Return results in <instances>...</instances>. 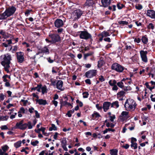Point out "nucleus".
<instances>
[{
	"mask_svg": "<svg viewBox=\"0 0 155 155\" xmlns=\"http://www.w3.org/2000/svg\"><path fill=\"white\" fill-rule=\"evenodd\" d=\"M1 65L4 67V70L7 73H9L10 71L9 68L10 67V64L11 63V61L12 60V57L9 53H7L1 56Z\"/></svg>",
	"mask_w": 155,
	"mask_h": 155,
	"instance_id": "f257e3e1",
	"label": "nucleus"
},
{
	"mask_svg": "<svg viewBox=\"0 0 155 155\" xmlns=\"http://www.w3.org/2000/svg\"><path fill=\"white\" fill-rule=\"evenodd\" d=\"M137 105L134 100L129 98L127 99L124 106L127 111H133L135 110Z\"/></svg>",
	"mask_w": 155,
	"mask_h": 155,
	"instance_id": "f03ea898",
	"label": "nucleus"
},
{
	"mask_svg": "<svg viewBox=\"0 0 155 155\" xmlns=\"http://www.w3.org/2000/svg\"><path fill=\"white\" fill-rule=\"evenodd\" d=\"M24 121L23 120H22L19 122H17L14 127V128L22 130H25L27 127L29 129H31L32 128V126L31 121H28L27 123H24Z\"/></svg>",
	"mask_w": 155,
	"mask_h": 155,
	"instance_id": "7ed1b4c3",
	"label": "nucleus"
},
{
	"mask_svg": "<svg viewBox=\"0 0 155 155\" xmlns=\"http://www.w3.org/2000/svg\"><path fill=\"white\" fill-rule=\"evenodd\" d=\"M48 37L51 39V44L55 45L57 43L60 42L61 38L60 36L56 33L50 32L48 34Z\"/></svg>",
	"mask_w": 155,
	"mask_h": 155,
	"instance_id": "20e7f679",
	"label": "nucleus"
},
{
	"mask_svg": "<svg viewBox=\"0 0 155 155\" xmlns=\"http://www.w3.org/2000/svg\"><path fill=\"white\" fill-rule=\"evenodd\" d=\"M111 69L119 73L122 72L124 69L127 70V68L117 63H114L112 65Z\"/></svg>",
	"mask_w": 155,
	"mask_h": 155,
	"instance_id": "39448f33",
	"label": "nucleus"
},
{
	"mask_svg": "<svg viewBox=\"0 0 155 155\" xmlns=\"http://www.w3.org/2000/svg\"><path fill=\"white\" fill-rule=\"evenodd\" d=\"M84 31H80L78 32V33L79 34L80 38L81 39L85 40H88L91 34L86 30L84 29Z\"/></svg>",
	"mask_w": 155,
	"mask_h": 155,
	"instance_id": "423d86ee",
	"label": "nucleus"
},
{
	"mask_svg": "<svg viewBox=\"0 0 155 155\" xmlns=\"http://www.w3.org/2000/svg\"><path fill=\"white\" fill-rule=\"evenodd\" d=\"M84 12V11L80 9H77L74 11L73 12V14L74 17V20H77L79 19L82 15Z\"/></svg>",
	"mask_w": 155,
	"mask_h": 155,
	"instance_id": "0eeeda50",
	"label": "nucleus"
},
{
	"mask_svg": "<svg viewBox=\"0 0 155 155\" xmlns=\"http://www.w3.org/2000/svg\"><path fill=\"white\" fill-rule=\"evenodd\" d=\"M97 71L96 70L91 69L87 71L85 74V76L87 78H92L96 76Z\"/></svg>",
	"mask_w": 155,
	"mask_h": 155,
	"instance_id": "6e6552de",
	"label": "nucleus"
},
{
	"mask_svg": "<svg viewBox=\"0 0 155 155\" xmlns=\"http://www.w3.org/2000/svg\"><path fill=\"white\" fill-rule=\"evenodd\" d=\"M94 53L93 51H90L89 52L84 54V59L85 60H87V58L88 56H90V60L92 61H94L95 60V58L94 56Z\"/></svg>",
	"mask_w": 155,
	"mask_h": 155,
	"instance_id": "1a4fd4ad",
	"label": "nucleus"
},
{
	"mask_svg": "<svg viewBox=\"0 0 155 155\" xmlns=\"http://www.w3.org/2000/svg\"><path fill=\"white\" fill-rule=\"evenodd\" d=\"M16 54L17 59L18 62L20 63H22L24 61V53L23 52L20 51L17 52Z\"/></svg>",
	"mask_w": 155,
	"mask_h": 155,
	"instance_id": "9d476101",
	"label": "nucleus"
},
{
	"mask_svg": "<svg viewBox=\"0 0 155 155\" xmlns=\"http://www.w3.org/2000/svg\"><path fill=\"white\" fill-rule=\"evenodd\" d=\"M16 10V8L15 7L12 6L6 8L5 11L8 15V16H10L15 13Z\"/></svg>",
	"mask_w": 155,
	"mask_h": 155,
	"instance_id": "9b49d317",
	"label": "nucleus"
},
{
	"mask_svg": "<svg viewBox=\"0 0 155 155\" xmlns=\"http://www.w3.org/2000/svg\"><path fill=\"white\" fill-rule=\"evenodd\" d=\"M64 23L63 21L60 19H56L54 22L55 27L58 28L62 27Z\"/></svg>",
	"mask_w": 155,
	"mask_h": 155,
	"instance_id": "f8f14e48",
	"label": "nucleus"
},
{
	"mask_svg": "<svg viewBox=\"0 0 155 155\" xmlns=\"http://www.w3.org/2000/svg\"><path fill=\"white\" fill-rule=\"evenodd\" d=\"M147 51H141L140 52V56L142 61L145 62H147Z\"/></svg>",
	"mask_w": 155,
	"mask_h": 155,
	"instance_id": "ddd939ff",
	"label": "nucleus"
},
{
	"mask_svg": "<svg viewBox=\"0 0 155 155\" xmlns=\"http://www.w3.org/2000/svg\"><path fill=\"white\" fill-rule=\"evenodd\" d=\"M63 82L61 80H58L56 83V88L61 91H63L65 88L63 87Z\"/></svg>",
	"mask_w": 155,
	"mask_h": 155,
	"instance_id": "4468645a",
	"label": "nucleus"
},
{
	"mask_svg": "<svg viewBox=\"0 0 155 155\" xmlns=\"http://www.w3.org/2000/svg\"><path fill=\"white\" fill-rule=\"evenodd\" d=\"M129 112L123 111L122 112L121 115L122 116H120V119L123 121L127 120L129 117L128 116Z\"/></svg>",
	"mask_w": 155,
	"mask_h": 155,
	"instance_id": "2eb2a0df",
	"label": "nucleus"
},
{
	"mask_svg": "<svg viewBox=\"0 0 155 155\" xmlns=\"http://www.w3.org/2000/svg\"><path fill=\"white\" fill-rule=\"evenodd\" d=\"M111 0H101L102 5L101 6L104 8L107 7L111 3Z\"/></svg>",
	"mask_w": 155,
	"mask_h": 155,
	"instance_id": "dca6fc26",
	"label": "nucleus"
},
{
	"mask_svg": "<svg viewBox=\"0 0 155 155\" xmlns=\"http://www.w3.org/2000/svg\"><path fill=\"white\" fill-rule=\"evenodd\" d=\"M146 15L151 18L155 19V11L154 10L151 9L147 10Z\"/></svg>",
	"mask_w": 155,
	"mask_h": 155,
	"instance_id": "f3484780",
	"label": "nucleus"
},
{
	"mask_svg": "<svg viewBox=\"0 0 155 155\" xmlns=\"http://www.w3.org/2000/svg\"><path fill=\"white\" fill-rule=\"evenodd\" d=\"M111 103L109 102H104L103 104V108L104 112H106L109 108Z\"/></svg>",
	"mask_w": 155,
	"mask_h": 155,
	"instance_id": "a211bd4d",
	"label": "nucleus"
},
{
	"mask_svg": "<svg viewBox=\"0 0 155 155\" xmlns=\"http://www.w3.org/2000/svg\"><path fill=\"white\" fill-rule=\"evenodd\" d=\"M35 101L37 103L38 102L39 105H45L48 104L46 100L42 99H36Z\"/></svg>",
	"mask_w": 155,
	"mask_h": 155,
	"instance_id": "6ab92c4d",
	"label": "nucleus"
},
{
	"mask_svg": "<svg viewBox=\"0 0 155 155\" xmlns=\"http://www.w3.org/2000/svg\"><path fill=\"white\" fill-rule=\"evenodd\" d=\"M9 16L8 15L5 11L3 13L0 14V20L5 19Z\"/></svg>",
	"mask_w": 155,
	"mask_h": 155,
	"instance_id": "aec40b11",
	"label": "nucleus"
},
{
	"mask_svg": "<svg viewBox=\"0 0 155 155\" xmlns=\"http://www.w3.org/2000/svg\"><path fill=\"white\" fill-rule=\"evenodd\" d=\"M41 53H45L47 54H49V50L46 46H45L42 48L41 50Z\"/></svg>",
	"mask_w": 155,
	"mask_h": 155,
	"instance_id": "412c9836",
	"label": "nucleus"
},
{
	"mask_svg": "<svg viewBox=\"0 0 155 155\" xmlns=\"http://www.w3.org/2000/svg\"><path fill=\"white\" fill-rule=\"evenodd\" d=\"M110 151L111 155H118V150L116 149L110 150Z\"/></svg>",
	"mask_w": 155,
	"mask_h": 155,
	"instance_id": "4be33fe9",
	"label": "nucleus"
},
{
	"mask_svg": "<svg viewBox=\"0 0 155 155\" xmlns=\"http://www.w3.org/2000/svg\"><path fill=\"white\" fill-rule=\"evenodd\" d=\"M61 105L60 106V108L61 109L62 107L63 106H65L66 105H68V107L71 106V108H72L73 107V106L72 104H70L67 101H65L63 103V104H62L61 103Z\"/></svg>",
	"mask_w": 155,
	"mask_h": 155,
	"instance_id": "5701e85b",
	"label": "nucleus"
},
{
	"mask_svg": "<svg viewBox=\"0 0 155 155\" xmlns=\"http://www.w3.org/2000/svg\"><path fill=\"white\" fill-rule=\"evenodd\" d=\"M142 42L144 44H146L148 42V40L147 38L145 36H143L141 39Z\"/></svg>",
	"mask_w": 155,
	"mask_h": 155,
	"instance_id": "b1692460",
	"label": "nucleus"
},
{
	"mask_svg": "<svg viewBox=\"0 0 155 155\" xmlns=\"http://www.w3.org/2000/svg\"><path fill=\"white\" fill-rule=\"evenodd\" d=\"M108 9L112 12L115 11L116 10V5H112L111 6H108Z\"/></svg>",
	"mask_w": 155,
	"mask_h": 155,
	"instance_id": "393cba45",
	"label": "nucleus"
},
{
	"mask_svg": "<svg viewBox=\"0 0 155 155\" xmlns=\"http://www.w3.org/2000/svg\"><path fill=\"white\" fill-rule=\"evenodd\" d=\"M125 94V92L123 91H121L117 94V98L120 97Z\"/></svg>",
	"mask_w": 155,
	"mask_h": 155,
	"instance_id": "a878e982",
	"label": "nucleus"
},
{
	"mask_svg": "<svg viewBox=\"0 0 155 155\" xmlns=\"http://www.w3.org/2000/svg\"><path fill=\"white\" fill-rule=\"evenodd\" d=\"M101 36H103L104 37H107L110 36V34L108 32L104 31L101 33Z\"/></svg>",
	"mask_w": 155,
	"mask_h": 155,
	"instance_id": "bb28decb",
	"label": "nucleus"
},
{
	"mask_svg": "<svg viewBox=\"0 0 155 155\" xmlns=\"http://www.w3.org/2000/svg\"><path fill=\"white\" fill-rule=\"evenodd\" d=\"M109 84L111 86H113L114 85H116L117 84V82L115 80H114L113 81L112 80H110L109 81Z\"/></svg>",
	"mask_w": 155,
	"mask_h": 155,
	"instance_id": "cd10ccee",
	"label": "nucleus"
},
{
	"mask_svg": "<svg viewBox=\"0 0 155 155\" xmlns=\"http://www.w3.org/2000/svg\"><path fill=\"white\" fill-rule=\"evenodd\" d=\"M101 116L100 114L97 112L94 111L93 114L92 115V117L93 118L96 119L100 117Z\"/></svg>",
	"mask_w": 155,
	"mask_h": 155,
	"instance_id": "c85d7f7f",
	"label": "nucleus"
},
{
	"mask_svg": "<svg viewBox=\"0 0 155 155\" xmlns=\"http://www.w3.org/2000/svg\"><path fill=\"white\" fill-rule=\"evenodd\" d=\"M117 6L118 9H121L125 7L124 4H121L120 2H118L117 3Z\"/></svg>",
	"mask_w": 155,
	"mask_h": 155,
	"instance_id": "c756f323",
	"label": "nucleus"
},
{
	"mask_svg": "<svg viewBox=\"0 0 155 155\" xmlns=\"http://www.w3.org/2000/svg\"><path fill=\"white\" fill-rule=\"evenodd\" d=\"M93 3V1L92 0H86L85 2V5L86 6H90L92 5Z\"/></svg>",
	"mask_w": 155,
	"mask_h": 155,
	"instance_id": "7c9ffc66",
	"label": "nucleus"
},
{
	"mask_svg": "<svg viewBox=\"0 0 155 155\" xmlns=\"http://www.w3.org/2000/svg\"><path fill=\"white\" fill-rule=\"evenodd\" d=\"M57 130V127H56L55 125L54 124H51V127H50L49 129V130L50 131H51L52 130Z\"/></svg>",
	"mask_w": 155,
	"mask_h": 155,
	"instance_id": "2f4dec72",
	"label": "nucleus"
},
{
	"mask_svg": "<svg viewBox=\"0 0 155 155\" xmlns=\"http://www.w3.org/2000/svg\"><path fill=\"white\" fill-rule=\"evenodd\" d=\"M21 141H19L14 143V147L16 148H18L21 146Z\"/></svg>",
	"mask_w": 155,
	"mask_h": 155,
	"instance_id": "473e14b6",
	"label": "nucleus"
},
{
	"mask_svg": "<svg viewBox=\"0 0 155 155\" xmlns=\"http://www.w3.org/2000/svg\"><path fill=\"white\" fill-rule=\"evenodd\" d=\"M41 92L43 94H44L45 93H47V88L46 85L41 87Z\"/></svg>",
	"mask_w": 155,
	"mask_h": 155,
	"instance_id": "72a5a7b5",
	"label": "nucleus"
},
{
	"mask_svg": "<svg viewBox=\"0 0 155 155\" xmlns=\"http://www.w3.org/2000/svg\"><path fill=\"white\" fill-rule=\"evenodd\" d=\"M111 107H114V106H115L117 108H118L119 107L118 104V101H116L113 102L112 103H111Z\"/></svg>",
	"mask_w": 155,
	"mask_h": 155,
	"instance_id": "f704fd0d",
	"label": "nucleus"
},
{
	"mask_svg": "<svg viewBox=\"0 0 155 155\" xmlns=\"http://www.w3.org/2000/svg\"><path fill=\"white\" fill-rule=\"evenodd\" d=\"M62 145H67V141L66 137H63L61 141Z\"/></svg>",
	"mask_w": 155,
	"mask_h": 155,
	"instance_id": "c9c22d12",
	"label": "nucleus"
},
{
	"mask_svg": "<svg viewBox=\"0 0 155 155\" xmlns=\"http://www.w3.org/2000/svg\"><path fill=\"white\" fill-rule=\"evenodd\" d=\"M154 25L152 23H150L147 26V28L148 29H151L152 30H153L154 29Z\"/></svg>",
	"mask_w": 155,
	"mask_h": 155,
	"instance_id": "e433bc0d",
	"label": "nucleus"
},
{
	"mask_svg": "<svg viewBox=\"0 0 155 155\" xmlns=\"http://www.w3.org/2000/svg\"><path fill=\"white\" fill-rule=\"evenodd\" d=\"M117 85L120 88H123V87H124V83L122 81H120L118 82L117 83Z\"/></svg>",
	"mask_w": 155,
	"mask_h": 155,
	"instance_id": "4c0bfd02",
	"label": "nucleus"
},
{
	"mask_svg": "<svg viewBox=\"0 0 155 155\" xmlns=\"http://www.w3.org/2000/svg\"><path fill=\"white\" fill-rule=\"evenodd\" d=\"M118 23L120 25H127L128 24V22L124 21H119Z\"/></svg>",
	"mask_w": 155,
	"mask_h": 155,
	"instance_id": "58836bf2",
	"label": "nucleus"
},
{
	"mask_svg": "<svg viewBox=\"0 0 155 155\" xmlns=\"http://www.w3.org/2000/svg\"><path fill=\"white\" fill-rule=\"evenodd\" d=\"M131 144L130 145V146L131 147H134V149H136L137 147V143H136L134 142H131Z\"/></svg>",
	"mask_w": 155,
	"mask_h": 155,
	"instance_id": "ea45409f",
	"label": "nucleus"
},
{
	"mask_svg": "<svg viewBox=\"0 0 155 155\" xmlns=\"http://www.w3.org/2000/svg\"><path fill=\"white\" fill-rule=\"evenodd\" d=\"M82 94L83 95V97L84 98H86L88 97L89 94L88 92L85 91L82 93Z\"/></svg>",
	"mask_w": 155,
	"mask_h": 155,
	"instance_id": "a19ab883",
	"label": "nucleus"
},
{
	"mask_svg": "<svg viewBox=\"0 0 155 155\" xmlns=\"http://www.w3.org/2000/svg\"><path fill=\"white\" fill-rule=\"evenodd\" d=\"M8 148L9 147L7 145H5L4 146H2V150H3V151H4V152L5 153L8 150Z\"/></svg>",
	"mask_w": 155,
	"mask_h": 155,
	"instance_id": "79ce46f5",
	"label": "nucleus"
},
{
	"mask_svg": "<svg viewBox=\"0 0 155 155\" xmlns=\"http://www.w3.org/2000/svg\"><path fill=\"white\" fill-rule=\"evenodd\" d=\"M135 8L137 10H140L143 8V6L141 5L140 4L135 6Z\"/></svg>",
	"mask_w": 155,
	"mask_h": 155,
	"instance_id": "37998d69",
	"label": "nucleus"
},
{
	"mask_svg": "<svg viewBox=\"0 0 155 155\" xmlns=\"http://www.w3.org/2000/svg\"><path fill=\"white\" fill-rule=\"evenodd\" d=\"M45 128L43 127H41V131L42 132L43 134L45 136H48V135L45 132Z\"/></svg>",
	"mask_w": 155,
	"mask_h": 155,
	"instance_id": "c03bdc74",
	"label": "nucleus"
},
{
	"mask_svg": "<svg viewBox=\"0 0 155 155\" xmlns=\"http://www.w3.org/2000/svg\"><path fill=\"white\" fill-rule=\"evenodd\" d=\"M103 61L100 60L98 61L97 67L99 68L101 67L103 65Z\"/></svg>",
	"mask_w": 155,
	"mask_h": 155,
	"instance_id": "a18cd8bd",
	"label": "nucleus"
},
{
	"mask_svg": "<svg viewBox=\"0 0 155 155\" xmlns=\"http://www.w3.org/2000/svg\"><path fill=\"white\" fill-rule=\"evenodd\" d=\"M42 85L41 84H38L37 91L39 92H41V87H42Z\"/></svg>",
	"mask_w": 155,
	"mask_h": 155,
	"instance_id": "49530a36",
	"label": "nucleus"
},
{
	"mask_svg": "<svg viewBox=\"0 0 155 155\" xmlns=\"http://www.w3.org/2000/svg\"><path fill=\"white\" fill-rule=\"evenodd\" d=\"M21 102H23V106H26L27 105V103H28V101L27 100H24L23 99H21L20 101Z\"/></svg>",
	"mask_w": 155,
	"mask_h": 155,
	"instance_id": "de8ad7c7",
	"label": "nucleus"
},
{
	"mask_svg": "<svg viewBox=\"0 0 155 155\" xmlns=\"http://www.w3.org/2000/svg\"><path fill=\"white\" fill-rule=\"evenodd\" d=\"M141 40V39L140 38H135L134 39V42L135 43H139L140 42Z\"/></svg>",
	"mask_w": 155,
	"mask_h": 155,
	"instance_id": "09e8293b",
	"label": "nucleus"
},
{
	"mask_svg": "<svg viewBox=\"0 0 155 155\" xmlns=\"http://www.w3.org/2000/svg\"><path fill=\"white\" fill-rule=\"evenodd\" d=\"M99 80L101 82H103L105 80V78L102 75H101L99 77Z\"/></svg>",
	"mask_w": 155,
	"mask_h": 155,
	"instance_id": "8fccbe9b",
	"label": "nucleus"
},
{
	"mask_svg": "<svg viewBox=\"0 0 155 155\" xmlns=\"http://www.w3.org/2000/svg\"><path fill=\"white\" fill-rule=\"evenodd\" d=\"M57 81L56 80H51V84L53 86H56Z\"/></svg>",
	"mask_w": 155,
	"mask_h": 155,
	"instance_id": "3c124183",
	"label": "nucleus"
},
{
	"mask_svg": "<svg viewBox=\"0 0 155 155\" xmlns=\"http://www.w3.org/2000/svg\"><path fill=\"white\" fill-rule=\"evenodd\" d=\"M38 143L39 141L37 140H35V141H31V144L34 146H36L37 144Z\"/></svg>",
	"mask_w": 155,
	"mask_h": 155,
	"instance_id": "603ef678",
	"label": "nucleus"
},
{
	"mask_svg": "<svg viewBox=\"0 0 155 155\" xmlns=\"http://www.w3.org/2000/svg\"><path fill=\"white\" fill-rule=\"evenodd\" d=\"M8 118V116H2L0 117V119L3 120H7Z\"/></svg>",
	"mask_w": 155,
	"mask_h": 155,
	"instance_id": "864d4df0",
	"label": "nucleus"
},
{
	"mask_svg": "<svg viewBox=\"0 0 155 155\" xmlns=\"http://www.w3.org/2000/svg\"><path fill=\"white\" fill-rule=\"evenodd\" d=\"M32 12V10L27 9L25 12V15L28 16L30 14V12Z\"/></svg>",
	"mask_w": 155,
	"mask_h": 155,
	"instance_id": "5fc2aeb1",
	"label": "nucleus"
},
{
	"mask_svg": "<svg viewBox=\"0 0 155 155\" xmlns=\"http://www.w3.org/2000/svg\"><path fill=\"white\" fill-rule=\"evenodd\" d=\"M0 128L1 130H2L8 129V127L6 125L1 126L0 127Z\"/></svg>",
	"mask_w": 155,
	"mask_h": 155,
	"instance_id": "6e6d98bb",
	"label": "nucleus"
},
{
	"mask_svg": "<svg viewBox=\"0 0 155 155\" xmlns=\"http://www.w3.org/2000/svg\"><path fill=\"white\" fill-rule=\"evenodd\" d=\"M150 71L154 74L155 76V66L151 68Z\"/></svg>",
	"mask_w": 155,
	"mask_h": 155,
	"instance_id": "4d7b16f0",
	"label": "nucleus"
},
{
	"mask_svg": "<svg viewBox=\"0 0 155 155\" xmlns=\"http://www.w3.org/2000/svg\"><path fill=\"white\" fill-rule=\"evenodd\" d=\"M34 112L35 113L36 117L37 118H39L40 117V114L38 113V111L36 110H34Z\"/></svg>",
	"mask_w": 155,
	"mask_h": 155,
	"instance_id": "13d9d810",
	"label": "nucleus"
},
{
	"mask_svg": "<svg viewBox=\"0 0 155 155\" xmlns=\"http://www.w3.org/2000/svg\"><path fill=\"white\" fill-rule=\"evenodd\" d=\"M88 78V79L85 80V81L86 84H91V80Z\"/></svg>",
	"mask_w": 155,
	"mask_h": 155,
	"instance_id": "bf43d9fd",
	"label": "nucleus"
},
{
	"mask_svg": "<svg viewBox=\"0 0 155 155\" xmlns=\"http://www.w3.org/2000/svg\"><path fill=\"white\" fill-rule=\"evenodd\" d=\"M125 49L126 50H132V47L130 46H128L127 45H126L125 46Z\"/></svg>",
	"mask_w": 155,
	"mask_h": 155,
	"instance_id": "052dcab7",
	"label": "nucleus"
},
{
	"mask_svg": "<svg viewBox=\"0 0 155 155\" xmlns=\"http://www.w3.org/2000/svg\"><path fill=\"white\" fill-rule=\"evenodd\" d=\"M5 95L2 93L0 94V99L2 101H3L5 98Z\"/></svg>",
	"mask_w": 155,
	"mask_h": 155,
	"instance_id": "680f3d73",
	"label": "nucleus"
},
{
	"mask_svg": "<svg viewBox=\"0 0 155 155\" xmlns=\"http://www.w3.org/2000/svg\"><path fill=\"white\" fill-rule=\"evenodd\" d=\"M109 117L110 118V120L111 122L114 121V119L115 118V116L114 115H113L112 116H110Z\"/></svg>",
	"mask_w": 155,
	"mask_h": 155,
	"instance_id": "e2e57ef3",
	"label": "nucleus"
},
{
	"mask_svg": "<svg viewBox=\"0 0 155 155\" xmlns=\"http://www.w3.org/2000/svg\"><path fill=\"white\" fill-rule=\"evenodd\" d=\"M130 146V145L128 144H126L125 145H123L122 146V147L123 148H124L125 149H127L129 148V147Z\"/></svg>",
	"mask_w": 155,
	"mask_h": 155,
	"instance_id": "0e129e2a",
	"label": "nucleus"
},
{
	"mask_svg": "<svg viewBox=\"0 0 155 155\" xmlns=\"http://www.w3.org/2000/svg\"><path fill=\"white\" fill-rule=\"evenodd\" d=\"M134 21H135V23L137 26H141L142 23L141 22H139L138 21H135V20H134Z\"/></svg>",
	"mask_w": 155,
	"mask_h": 155,
	"instance_id": "69168bd1",
	"label": "nucleus"
},
{
	"mask_svg": "<svg viewBox=\"0 0 155 155\" xmlns=\"http://www.w3.org/2000/svg\"><path fill=\"white\" fill-rule=\"evenodd\" d=\"M52 102L54 104L55 107H56L58 105V102L55 100H53L52 101Z\"/></svg>",
	"mask_w": 155,
	"mask_h": 155,
	"instance_id": "338daca9",
	"label": "nucleus"
},
{
	"mask_svg": "<svg viewBox=\"0 0 155 155\" xmlns=\"http://www.w3.org/2000/svg\"><path fill=\"white\" fill-rule=\"evenodd\" d=\"M34 110H34V108L32 107H31L30 108H29L28 109V111L31 114L33 113V111H34Z\"/></svg>",
	"mask_w": 155,
	"mask_h": 155,
	"instance_id": "774afa93",
	"label": "nucleus"
}]
</instances>
